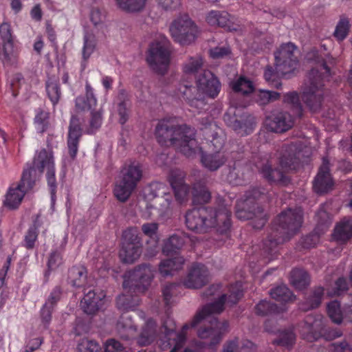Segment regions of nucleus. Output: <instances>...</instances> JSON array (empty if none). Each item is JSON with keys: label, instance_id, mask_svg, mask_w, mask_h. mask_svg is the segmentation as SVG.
<instances>
[{"label": "nucleus", "instance_id": "obj_1", "mask_svg": "<svg viewBox=\"0 0 352 352\" xmlns=\"http://www.w3.org/2000/svg\"><path fill=\"white\" fill-rule=\"evenodd\" d=\"M316 67L308 74V82L301 93V98L311 113H319L324 107V96L327 94L324 82L331 76V68L335 64L334 58L328 54L314 51L308 54Z\"/></svg>", "mask_w": 352, "mask_h": 352}, {"label": "nucleus", "instance_id": "obj_2", "mask_svg": "<svg viewBox=\"0 0 352 352\" xmlns=\"http://www.w3.org/2000/svg\"><path fill=\"white\" fill-rule=\"evenodd\" d=\"M217 208L204 206L188 211L185 216L187 228L196 233H206L217 227L221 234H226L231 227L230 207L221 197H217Z\"/></svg>", "mask_w": 352, "mask_h": 352}, {"label": "nucleus", "instance_id": "obj_3", "mask_svg": "<svg viewBox=\"0 0 352 352\" xmlns=\"http://www.w3.org/2000/svg\"><path fill=\"white\" fill-rule=\"evenodd\" d=\"M155 136L160 145L174 146L188 157H193L199 150L195 130L186 124L178 125L170 120H161L156 126Z\"/></svg>", "mask_w": 352, "mask_h": 352}, {"label": "nucleus", "instance_id": "obj_4", "mask_svg": "<svg viewBox=\"0 0 352 352\" xmlns=\"http://www.w3.org/2000/svg\"><path fill=\"white\" fill-rule=\"evenodd\" d=\"M267 190L264 188L252 187L247 190L243 197L237 202L236 216L241 220L252 219V226L256 230L261 229L267 219L263 208L256 201L265 198Z\"/></svg>", "mask_w": 352, "mask_h": 352}, {"label": "nucleus", "instance_id": "obj_5", "mask_svg": "<svg viewBox=\"0 0 352 352\" xmlns=\"http://www.w3.org/2000/svg\"><path fill=\"white\" fill-rule=\"evenodd\" d=\"M243 296L241 284L236 283L232 285L229 289V294H222L217 300L207 304L199 311L194 316L190 323H186L182 327V333L185 336V331L190 327H195L205 319L210 317L211 313H221L224 309V304L227 302L230 306L236 304Z\"/></svg>", "mask_w": 352, "mask_h": 352}, {"label": "nucleus", "instance_id": "obj_6", "mask_svg": "<svg viewBox=\"0 0 352 352\" xmlns=\"http://www.w3.org/2000/svg\"><path fill=\"white\" fill-rule=\"evenodd\" d=\"M143 244L139 229L129 227L122 232L120 257L124 263H133L142 252Z\"/></svg>", "mask_w": 352, "mask_h": 352}, {"label": "nucleus", "instance_id": "obj_7", "mask_svg": "<svg viewBox=\"0 0 352 352\" xmlns=\"http://www.w3.org/2000/svg\"><path fill=\"white\" fill-rule=\"evenodd\" d=\"M170 56V43L166 38H163L151 43L146 61L155 73L164 76L169 66Z\"/></svg>", "mask_w": 352, "mask_h": 352}, {"label": "nucleus", "instance_id": "obj_8", "mask_svg": "<svg viewBox=\"0 0 352 352\" xmlns=\"http://www.w3.org/2000/svg\"><path fill=\"white\" fill-rule=\"evenodd\" d=\"M153 278L150 264L143 263L124 274L122 286L130 293H144Z\"/></svg>", "mask_w": 352, "mask_h": 352}, {"label": "nucleus", "instance_id": "obj_9", "mask_svg": "<svg viewBox=\"0 0 352 352\" xmlns=\"http://www.w3.org/2000/svg\"><path fill=\"white\" fill-rule=\"evenodd\" d=\"M142 176V168L135 162L124 168L122 171V178L116 185L113 190L116 197L122 202L128 200Z\"/></svg>", "mask_w": 352, "mask_h": 352}, {"label": "nucleus", "instance_id": "obj_10", "mask_svg": "<svg viewBox=\"0 0 352 352\" xmlns=\"http://www.w3.org/2000/svg\"><path fill=\"white\" fill-rule=\"evenodd\" d=\"M302 217V210L300 208H288L273 220L272 226L279 232L278 233L289 240L301 227Z\"/></svg>", "mask_w": 352, "mask_h": 352}, {"label": "nucleus", "instance_id": "obj_11", "mask_svg": "<svg viewBox=\"0 0 352 352\" xmlns=\"http://www.w3.org/2000/svg\"><path fill=\"white\" fill-rule=\"evenodd\" d=\"M169 31L174 41L182 45L192 43L198 34L197 26L187 14L175 19L170 25Z\"/></svg>", "mask_w": 352, "mask_h": 352}, {"label": "nucleus", "instance_id": "obj_12", "mask_svg": "<svg viewBox=\"0 0 352 352\" xmlns=\"http://www.w3.org/2000/svg\"><path fill=\"white\" fill-rule=\"evenodd\" d=\"M296 46L288 43L283 44L280 48L274 52V65L283 74H290L297 67L298 60L294 54Z\"/></svg>", "mask_w": 352, "mask_h": 352}, {"label": "nucleus", "instance_id": "obj_13", "mask_svg": "<svg viewBox=\"0 0 352 352\" xmlns=\"http://www.w3.org/2000/svg\"><path fill=\"white\" fill-rule=\"evenodd\" d=\"M302 157V151L296 145L284 144L279 152V164L283 170H296L299 167Z\"/></svg>", "mask_w": 352, "mask_h": 352}, {"label": "nucleus", "instance_id": "obj_14", "mask_svg": "<svg viewBox=\"0 0 352 352\" xmlns=\"http://www.w3.org/2000/svg\"><path fill=\"white\" fill-rule=\"evenodd\" d=\"M82 134L83 128L80 118L76 115H72L69 120L67 140L68 154L72 160L76 157Z\"/></svg>", "mask_w": 352, "mask_h": 352}, {"label": "nucleus", "instance_id": "obj_15", "mask_svg": "<svg viewBox=\"0 0 352 352\" xmlns=\"http://www.w3.org/2000/svg\"><path fill=\"white\" fill-rule=\"evenodd\" d=\"M197 85L205 97L216 98L221 90V83L219 79L209 70H204L199 74L196 80Z\"/></svg>", "mask_w": 352, "mask_h": 352}, {"label": "nucleus", "instance_id": "obj_16", "mask_svg": "<svg viewBox=\"0 0 352 352\" xmlns=\"http://www.w3.org/2000/svg\"><path fill=\"white\" fill-rule=\"evenodd\" d=\"M0 36L3 43V52L0 54V58L3 64L10 65L15 60V55L12 30L8 23L4 22L0 25Z\"/></svg>", "mask_w": 352, "mask_h": 352}, {"label": "nucleus", "instance_id": "obj_17", "mask_svg": "<svg viewBox=\"0 0 352 352\" xmlns=\"http://www.w3.org/2000/svg\"><path fill=\"white\" fill-rule=\"evenodd\" d=\"M321 325L320 320L312 315L307 316L298 324L301 337L311 342L317 340L321 336Z\"/></svg>", "mask_w": 352, "mask_h": 352}, {"label": "nucleus", "instance_id": "obj_18", "mask_svg": "<svg viewBox=\"0 0 352 352\" xmlns=\"http://www.w3.org/2000/svg\"><path fill=\"white\" fill-rule=\"evenodd\" d=\"M209 274L207 267L201 263L194 264L190 268L184 285L190 289H198L208 282Z\"/></svg>", "mask_w": 352, "mask_h": 352}, {"label": "nucleus", "instance_id": "obj_19", "mask_svg": "<svg viewBox=\"0 0 352 352\" xmlns=\"http://www.w3.org/2000/svg\"><path fill=\"white\" fill-rule=\"evenodd\" d=\"M278 232L276 229H274L272 226H271L270 231L263 241V253L270 261L274 259L276 256L278 251V245L286 241H289V239Z\"/></svg>", "mask_w": 352, "mask_h": 352}, {"label": "nucleus", "instance_id": "obj_20", "mask_svg": "<svg viewBox=\"0 0 352 352\" xmlns=\"http://www.w3.org/2000/svg\"><path fill=\"white\" fill-rule=\"evenodd\" d=\"M206 21L211 25H217L230 32L239 28L236 18L226 11L212 10L207 15Z\"/></svg>", "mask_w": 352, "mask_h": 352}, {"label": "nucleus", "instance_id": "obj_21", "mask_svg": "<svg viewBox=\"0 0 352 352\" xmlns=\"http://www.w3.org/2000/svg\"><path fill=\"white\" fill-rule=\"evenodd\" d=\"M267 124L270 131L283 133L294 125V119L287 111H274L267 119Z\"/></svg>", "mask_w": 352, "mask_h": 352}, {"label": "nucleus", "instance_id": "obj_22", "mask_svg": "<svg viewBox=\"0 0 352 352\" xmlns=\"http://www.w3.org/2000/svg\"><path fill=\"white\" fill-rule=\"evenodd\" d=\"M179 91L184 99L192 107L202 109L206 104L205 96L198 86L182 83L179 85Z\"/></svg>", "mask_w": 352, "mask_h": 352}, {"label": "nucleus", "instance_id": "obj_23", "mask_svg": "<svg viewBox=\"0 0 352 352\" xmlns=\"http://www.w3.org/2000/svg\"><path fill=\"white\" fill-rule=\"evenodd\" d=\"M333 182L329 173L328 161L324 160L313 184L314 191L318 194L326 193L332 189Z\"/></svg>", "mask_w": 352, "mask_h": 352}, {"label": "nucleus", "instance_id": "obj_24", "mask_svg": "<svg viewBox=\"0 0 352 352\" xmlns=\"http://www.w3.org/2000/svg\"><path fill=\"white\" fill-rule=\"evenodd\" d=\"M102 294H97L90 289L80 301V307L85 314L89 316L96 315L102 307L104 301Z\"/></svg>", "mask_w": 352, "mask_h": 352}, {"label": "nucleus", "instance_id": "obj_25", "mask_svg": "<svg viewBox=\"0 0 352 352\" xmlns=\"http://www.w3.org/2000/svg\"><path fill=\"white\" fill-rule=\"evenodd\" d=\"M254 116L243 113L239 118L234 116L230 118L229 126L239 135L244 136L250 134L255 126Z\"/></svg>", "mask_w": 352, "mask_h": 352}, {"label": "nucleus", "instance_id": "obj_26", "mask_svg": "<svg viewBox=\"0 0 352 352\" xmlns=\"http://www.w3.org/2000/svg\"><path fill=\"white\" fill-rule=\"evenodd\" d=\"M258 172L270 183L287 184L289 181L288 177L285 175L283 172L277 168H272V165L266 160L256 165Z\"/></svg>", "mask_w": 352, "mask_h": 352}, {"label": "nucleus", "instance_id": "obj_27", "mask_svg": "<svg viewBox=\"0 0 352 352\" xmlns=\"http://www.w3.org/2000/svg\"><path fill=\"white\" fill-rule=\"evenodd\" d=\"M198 153L200 154L202 164L210 171L217 170L222 166L226 161L224 154L219 151L212 153H206L204 152L199 146V150L195 155Z\"/></svg>", "mask_w": 352, "mask_h": 352}, {"label": "nucleus", "instance_id": "obj_28", "mask_svg": "<svg viewBox=\"0 0 352 352\" xmlns=\"http://www.w3.org/2000/svg\"><path fill=\"white\" fill-rule=\"evenodd\" d=\"M197 335L201 339H210L209 342H200L199 346H207L212 350L210 352H216L215 346L221 341L222 336L220 332H217V329H214V326L210 324V327L201 328L199 329Z\"/></svg>", "mask_w": 352, "mask_h": 352}, {"label": "nucleus", "instance_id": "obj_29", "mask_svg": "<svg viewBox=\"0 0 352 352\" xmlns=\"http://www.w3.org/2000/svg\"><path fill=\"white\" fill-rule=\"evenodd\" d=\"M160 332L162 334L161 340H173L174 339H178L179 340L180 339L182 342L186 340V336L182 333L176 332L175 322L168 314H166V317L162 320Z\"/></svg>", "mask_w": 352, "mask_h": 352}, {"label": "nucleus", "instance_id": "obj_30", "mask_svg": "<svg viewBox=\"0 0 352 352\" xmlns=\"http://www.w3.org/2000/svg\"><path fill=\"white\" fill-rule=\"evenodd\" d=\"M30 166L34 167L39 175L43 174L45 168L47 171L54 168L52 152L47 151L45 148L41 149L35 155L32 165Z\"/></svg>", "mask_w": 352, "mask_h": 352}, {"label": "nucleus", "instance_id": "obj_31", "mask_svg": "<svg viewBox=\"0 0 352 352\" xmlns=\"http://www.w3.org/2000/svg\"><path fill=\"white\" fill-rule=\"evenodd\" d=\"M333 239L344 243L352 238V219H343L337 224L333 233Z\"/></svg>", "mask_w": 352, "mask_h": 352}, {"label": "nucleus", "instance_id": "obj_32", "mask_svg": "<svg viewBox=\"0 0 352 352\" xmlns=\"http://www.w3.org/2000/svg\"><path fill=\"white\" fill-rule=\"evenodd\" d=\"M26 192L19 186H11L8 190L3 205L10 210L18 208L21 204Z\"/></svg>", "mask_w": 352, "mask_h": 352}, {"label": "nucleus", "instance_id": "obj_33", "mask_svg": "<svg viewBox=\"0 0 352 352\" xmlns=\"http://www.w3.org/2000/svg\"><path fill=\"white\" fill-rule=\"evenodd\" d=\"M184 263V258L182 256L163 260L159 264V272L164 276H173V272L181 270Z\"/></svg>", "mask_w": 352, "mask_h": 352}, {"label": "nucleus", "instance_id": "obj_34", "mask_svg": "<svg viewBox=\"0 0 352 352\" xmlns=\"http://www.w3.org/2000/svg\"><path fill=\"white\" fill-rule=\"evenodd\" d=\"M170 184L173 189L175 197L179 204H182L187 199L189 193V186L186 184L182 178H178L173 174L170 177Z\"/></svg>", "mask_w": 352, "mask_h": 352}, {"label": "nucleus", "instance_id": "obj_35", "mask_svg": "<svg viewBox=\"0 0 352 352\" xmlns=\"http://www.w3.org/2000/svg\"><path fill=\"white\" fill-rule=\"evenodd\" d=\"M323 295V287H314L306 296L305 301L300 305V309L304 311H307L318 307L322 302Z\"/></svg>", "mask_w": 352, "mask_h": 352}, {"label": "nucleus", "instance_id": "obj_36", "mask_svg": "<svg viewBox=\"0 0 352 352\" xmlns=\"http://www.w3.org/2000/svg\"><path fill=\"white\" fill-rule=\"evenodd\" d=\"M42 175H39L38 172L34 168L28 165L27 168L23 171L20 182L17 184L25 192L32 189Z\"/></svg>", "mask_w": 352, "mask_h": 352}, {"label": "nucleus", "instance_id": "obj_37", "mask_svg": "<svg viewBox=\"0 0 352 352\" xmlns=\"http://www.w3.org/2000/svg\"><path fill=\"white\" fill-rule=\"evenodd\" d=\"M289 281L291 285L297 290H304L310 284L308 273L302 269L295 268L290 272Z\"/></svg>", "mask_w": 352, "mask_h": 352}, {"label": "nucleus", "instance_id": "obj_38", "mask_svg": "<svg viewBox=\"0 0 352 352\" xmlns=\"http://www.w3.org/2000/svg\"><path fill=\"white\" fill-rule=\"evenodd\" d=\"M87 276V272L84 266L74 265L69 269L67 280L72 287H79L85 284Z\"/></svg>", "mask_w": 352, "mask_h": 352}, {"label": "nucleus", "instance_id": "obj_39", "mask_svg": "<svg viewBox=\"0 0 352 352\" xmlns=\"http://www.w3.org/2000/svg\"><path fill=\"white\" fill-rule=\"evenodd\" d=\"M97 39L95 35L91 33L86 32L83 37V47L82 50V60L81 62V67L82 70L85 69L87 63L91 55L95 51Z\"/></svg>", "mask_w": 352, "mask_h": 352}, {"label": "nucleus", "instance_id": "obj_40", "mask_svg": "<svg viewBox=\"0 0 352 352\" xmlns=\"http://www.w3.org/2000/svg\"><path fill=\"white\" fill-rule=\"evenodd\" d=\"M192 197L193 204H205L211 199V193L204 184L198 182L195 183L192 186Z\"/></svg>", "mask_w": 352, "mask_h": 352}, {"label": "nucleus", "instance_id": "obj_41", "mask_svg": "<svg viewBox=\"0 0 352 352\" xmlns=\"http://www.w3.org/2000/svg\"><path fill=\"white\" fill-rule=\"evenodd\" d=\"M87 92L85 96L76 98V108L78 111H91L95 109L96 99L89 85L86 86Z\"/></svg>", "mask_w": 352, "mask_h": 352}, {"label": "nucleus", "instance_id": "obj_42", "mask_svg": "<svg viewBox=\"0 0 352 352\" xmlns=\"http://www.w3.org/2000/svg\"><path fill=\"white\" fill-rule=\"evenodd\" d=\"M156 323L152 320H147L140 336L137 338V343L140 346L150 344L155 339L156 335Z\"/></svg>", "mask_w": 352, "mask_h": 352}, {"label": "nucleus", "instance_id": "obj_43", "mask_svg": "<svg viewBox=\"0 0 352 352\" xmlns=\"http://www.w3.org/2000/svg\"><path fill=\"white\" fill-rule=\"evenodd\" d=\"M117 7L126 13L142 12L146 6V0H115Z\"/></svg>", "mask_w": 352, "mask_h": 352}, {"label": "nucleus", "instance_id": "obj_44", "mask_svg": "<svg viewBox=\"0 0 352 352\" xmlns=\"http://www.w3.org/2000/svg\"><path fill=\"white\" fill-rule=\"evenodd\" d=\"M270 295L272 298L281 302H294L296 296L285 285H280L270 289Z\"/></svg>", "mask_w": 352, "mask_h": 352}, {"label": "nucleus", "instance_id": "obj_45", "mask_svg": "<svg viewBox=\"0 0 352 352\" xmlns=\"http://www.w3.org/2000/svg\"><path fill=\"white\" fill-rule=\"evenodd\" d=\"M39 218V214L34 217V219H33V224L29 228L26 234L25 235L23 246L28 250H32L34 248L35 242L37 240L38 234V229L42 224Z\"/></svg>", "mask_w": 352, "mask_h": 352}, {"label": "nucleus", "instance_id": "obj_46", "mask_svg": "<svg viewBox=\"0 0 352 352\" xmlns=\"http://www.w3.org/2000/svg\"><path fill=\"white\" fill-rule=\"evenodd\" d=\"M45 89L47 96L53 105L58 104L61 96L58 79L54 76L48 77L45 82Z\"/></svg>", "mask_w": 352, "mask_h": 352}, {"label": "nucleus", "instance_id": "obj_47", "mask_svg": "<svg viewBox=\"0 0 352 352\" xmlns=\"http://www.w3.org/2000/svg\"><path fill=\"white\" fill-rule=\"evenodd\" d=\"M120 102L118 106V112L120 116L119 122L124 124L129 119V111L131 103L127 94L124 90H121L118 95Z\"/></svg>", "mask_w": 352, "mask_h": 352}, {"label": "nucleus", "instance_id": "obj_48", "mask_svg": "<svg viewBox=\"0 0 352 352\" xmlns=\"http://www.w3.org/2000/svg\"><path fill=\"white\" fill-rule=\"evenodd\" d=\"M139 302L137 295L121 294L117 298L116 305L118 309L126 311L134 309L139 305Z\"/></svg>", "mask_w": 352, "mask_h": 352}, {"label": "nucleus", "instance_id": "obj_49", "mask_svg": "<svg viewBox=\"0 0 352 352\" xmlns=\"http://www.w3.org/2000/svg\"><path fill=\"white\" fill-rule=\"evenodd\" d=\"M283 101L290 106L294 114L301 118L303 115V108L300 100V97L296 91L288 92L284 95Z\"/></svg>", "mask_w": 352, "mask_h": 352}, {"label": "nucleus", "instance_id": "obj_50", "mask_svg": "<svg viewBox=\"0 0 352 352\" xmlns=\"http://www.w3.org/2000/svg\"><path fill=\"white\" fill-rule=\"evenodd\" d=\"M184 238L177 234H173L165 242L162 252L166 256L177 253L184 245Z\"/></svg>", "mask_w": 352, "mask_h": 352}, {"label": "nucleus", "instance_id": "obj_51", "mask_svg": "<svg viewBox=\"0 0 352 352\" xmlns=\"http://www.w3.org/2000/svg\"><path fill=\"white\" fill-rule=\"evenodd\" d=\"M280 308L275 303L267 300H262L254 307L256 315L267 316L276 314L280 312Z\"/></svg>", "mask_w": 352, "mask_h": 352}, {"label": "nucleus", "instance_id": "obj_52", "mask_svg": "<svg viewBox=\"0 0 352 352\" xmlns=\"http://www.w3.org/2000/svg\"><path fill=\"white\" fill-rule=\"evenodd\" d=\"M264 78L265 80L274 87L279 89L282 87L281 82L279 81L280 77L286 76L283 74L279 69L274 68L272 65H267L264 71Z\"/></svg>", "mask_w": 352, "mask_h": 352}, {"label": "nucleus", "instance_id": "obj_53", "mask_svg": "<svg viewBox=\"0 0 352 352\" xmlns=\"http://www.w3.org/2000/svg\"><path fill=\"white\" fill-rule=\"evenodd\" d=\"M67 244V236H65L60 243L58 249H56L50 254L47 267L50 270L56 269L62 261L61 253L64 251L65 247Z\"/></svg>", "mask_w": 352, "mask_h": 352}, {"label": "nucleus", "instance_id": "obj_54", "mask_svg": "<svg viewBox=\"0 0 352 352\" xmlns=\"http://www.w3.org/2000/svg\"><path fill=\"white\" fill-rule=\"evenodd\" d=\"M327 314L335 324H340L344 320V310H341L340 304L337 300L331 301L327 305Z\"/></svg>", "mask_w": 352, "mask_h": 352}, {"label": "nucleus", "instance_id": "obj_55", "mask_svg": "<svg viewBox=\"0 0 352 352\" xmlns=\"http://www.w3.org/2000/svg\"><path fill=\"white\" fill-rule=\"evenodd\" d=\"M296 340V335L293 329H287L280 331L278 338L273 341V343L282 346H292Z\"/></svg>", "mask_w": 352, "mask_h": 352}, {"label": "nucleus", "instance_id": "obj_56", "mask_svg": "<svg viewBox=\"0 0 352 352\" xmlns=\"http://www.w3.org/2000/svg\"><path fill=\"white\" fill-rule=\"evenodd\" d=\"M317 224L316 230L319 233H324L331 224V219L329 214L325 210L320 209L316 214Z\"/></svg>", "mask_w": 352, "mask_h": 352}, {"label": "nucleus", "instance_id": "obj_57", "mask_svg": "<svg viewBox=\"0 0 352 352\" xmlns=\"http://www.w3.org/2000/svg\"><path fill=\"white\" fill-rule=\"evenodd\" d=\"M203 59L200 56H190L184 63L183 71L186 74L197 72L203 66Z\"/></svg>", "mask_w": 352, "mask_h": 352}, {"label": "nucleus", "instance_id": "obj_58", "mask_svg": "<svg viewBox=\"0 0 352 352\" xmlns=\"http://www.w3.org/2000/svg\"><path fill=\"white\" fill-rule=\"evenodd\" d=\"M180 285L175 283H167L162 289L163 300L166 306L172 303V298L177 294Z\"/></svg>", "mask_w": 352, "mask_h": 352}, {"label": "nucleus", "instance_id": "obj_59", "mask_svg": "<svg viewBox=\"0 0 352 352\" xmlns=\"http://www.w3.org/2000/svg\"><path fill=\"white\" fill-rule=\"evenodd\" d=\"M163 195L159 197L155 195V197H158L155 200L158 207V215L166 214L170 208L173 197L172 195L169 192H162Z\"/></svg>", "mask_w": 352, "mask_h": 352}, {"label": "nucleus", "instance_id": "obj_60", "mask_svg": "<svg viewBox=\"0 0 352 352\" xmlns=\"http://www.w3.org/2000/svg\"><path fill=\"white\" fill-rule=\"evenodd\" d=\"M236 92H241L244 95L249 94L254 91V86L250 80L245 77H240L232 85Z\"/></svg>", "mask_w": 352, "mask_h": 352}, {"label": "nucleus", "instance_id": "obj_61", "mask_svg": "<svg viewBox=\"0 0 352 352\" xmlns=\"http://www.w3.org/2000/svg\"><path fill=\"white\" fill-rule=\"evenodd\" d=\"M102 110L95 111L93 109L91 111V119L89 120V126L86 129L87 134L94 133L101 126L102 121Z\"/></svg>", "mask_w": 352, "mask_h": 352}, {"label": "nucleus", "instance_id": "obj_62", "mask_svg": "<svg viewBox=\"0 0 352 352\" xmlns=\"http://www.w3.org/2000/svg\"><path fill=\"white\" fill-rule=\"evenodd\" d=\"M349 30V21L346 17H341L338 23L335 32L334 36L339 41L344 40L348 35Z\"/></svg>", "mask_w": 352, "mask_h": 352}, {"label": "nucleus", "instance_id": "obj_63", "mask_svg": "<svg viewBox=\"0 0 352 352\" xmlns=\"http://www.w3.org/2000/svg\"><path fill=\"white\" fill-rule=\"evenodd\" d=\"M241 167L239 164H234L232 167L230 166L227 175L228 181L234 185H241L243 182V175L240 174Z\"/></svg>", "mask_w": 352, "mask_h": 352}, {"label": "nucleus", "instance_id": "obj_64", "mask_svg": "<svg viewBox=\"0 0 352 352\" xmlns=\"http://www.w3.org/2000/svg\"><path fill=\"white\" fill-rule=\"evenodd\" d=\"M78 352H100V346L94 340H82L78 345Z\"/></svg>", "mask_w": 352, "mask_h": 352}]
</instances>
